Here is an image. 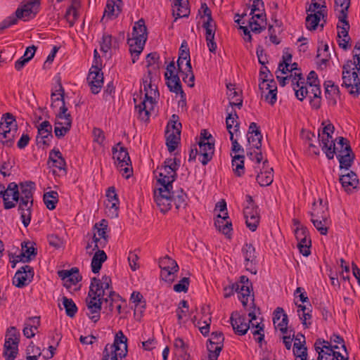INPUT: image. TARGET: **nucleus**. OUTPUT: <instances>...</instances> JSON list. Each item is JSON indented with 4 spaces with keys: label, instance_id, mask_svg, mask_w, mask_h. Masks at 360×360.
Returning a JSON list of instances; mask_svg holds the SVG:
<instances>
[{
    "label": "nucleus",
    "instance_id": "obj_44",
    "mask_svg": "<svg viewBox=\"0 0 360 360\" xmlns=\"http://www.w3.org/2000/svg\"><path fill=\"white\" fill-rule=\"evenodd\" d=\"M51 162V166L58 168L59 170L65 171L66 162L63 158L62 153L58 149L53 148L49 153V163Z\"/></svg>",
    "mask_w": 360,
    "mask_h": 360
},
{
    "label": "nucleus",
    "instance_id": "obj_3",
    "mask_svg": "<svg viewBox=\"0 0 360 360\" xmlns=\"http://www.w3.org/2000/svg\"><path fill=\"white\" fill-rule=\"evenodd\" d=\"M343 85L356 97L360 94V63L347 60L342 67Z\"/></svg>",
    "mask_w": 360,
    "mask_h": 360
},
{
    "label": "nucleus",
    "instance_id": "obj_23",
    "mask_svg": "<svg viewBox=\"0 0 360 360\" xmlns=\"http://www.w3.org/2000/svg\"><path fill=\"white\" fill-rule=\"evenodd\" d=\"M290 82L292 86L295 91V96L297 99L302 101L309 93V90L306 85H304V78L301 73L295 72V75L291 73Z\"/></svg>",
    "mask_w": 360,
    "mask_h": 360
},
{
    "label": "nucleus",
    "instance_id": "obj_45",
    "mask_svg": "<svg viewBox=\"0 0 360 360\" xmlns=\"http://www.w3.org/2000/svg\"><path fill=\"white\" fill-rule=\"evenodd\" d=\"M326 97L328 100L330 104L335 105L338 99L340 98V90L337 85H335L331 81H328L325 84Z\"/></svg>",
    "mask_w": 360,
    "mask_h": 360
},
{
    "label": "nucleus",
    "instance_id": "obj_29",
    "mask_svg": "<svg viewBox=\"0 0 360 360\" xmlns=\"http://www.w3.org/2000/svg\"><path fill=\"white\" fill-rule=\"evenodd\" d=\"M87 82L93 94H98L103 85V75L100 70H90L87 77Z\"/></svg>",
    "mask_w": 360,
    "mask_h": 360
},
{
    "label": "nucleus",
    "instance_id": "obj_49",
    "mask_svg": "<svg viewBox=\"0 0 360 360\" xmlns=\"http://www.w3.org/2000/svg\"><path fill=\"white\" fill-rule=\"evenodd\" d=\"M311 217V219H326V217H329L328 207L326 205L323 204L322 200H320L319 203L314 202Z\"/></svg>",
    "mask_w": 360,
    "mask_h": 360
},
{
    "label": "nucleus",
    "instance_id": "obj_53",
    "mask_svg": "<svg viewBox=\"0 0 360 360\" xmlns=\"http://www.w3.org/2000/svg\"><path fill=\"white\" fill-rule=\"evenodd\" d=\"M55 124L60 126H72L71 115L68 112V108L65 105L60 106V110L57 115Z\"/></svg>",
    "mask_w": 360,
    "mask_h": 360
},
{
    "label": "nucleus",
    "instance_id": "obj_54",
    "mask_svg": "<svg viewBox=\"0 0 360 360\" xmlns=\"http://www.w3.org/2000/svg\"><path fill=\"white\" fill-rule=\"evenodd\" d=\"M307 12L318 13L319 15H328L326 0H311Z\"/></svg>",
    "mask_w": 360,
    "mask_h": 360
},
{
    "label": "nucleus",
    "instance_id": "obj_4",
    "mask_svg": "<svg viewBox=\"0 0 360 360\" xmlns=\"http://www.w3.org/2000/svg\"><path fill=\"white\" fill-rule=\"evenodd\" d=\"M32 182H25L20 184L19 210L23 225L27 227L31 221V207L33 205Z\"/></svg>",
    "mask_w": 360,
    "mask_h": 360
},
{
    "label": "nucleus",
    "instance_id": "obj_50",
    "mask_svg": "<svg viewBox=\"0 0 360 360\" xmlns=\"http://www.w3.org/2000/svg\"><path fill=\"white\" fill-rule=\"evenodd\" d=\"M350 0H335V11L338 18H347Z\"/></svg>",
    "mask_w": 360,
    "mask_h": 360
},
{
    "label": "nucleus",
    "instance_id": "obj_48",
    "mask_svg": "<svg viewBox=\"0 0 360 360\" xmlns=\"http://www.w3.org/2000/svg\"><path fill=\"white\" fill-rule=\"evenodd\" d=\"M226 87L230 105L232 107L236 106L239 109L241 108L243 105V99L240 93L235 89L234 85L231 84H227Z\"/></svg>",
    "mask_w": 360,
    "mask_h": 360
},
{
    "label": "nucleus",
    "instance_id": "obj_60",
    "mask_svg": "<svg viewBox=\"0 0 360 360\" xmlns=\"http://www.w3.org/2000/svg\"><path fill=\"white\" fill-rule=\"evenodd\" d=\"M63 305L65 309L67 316L72 318L77 311V307L72 299L63 297L62 298Z\"/></svg>",
    "mask_w": 360,
    "mask_h": 360
},
{
    "label": "nucleus",
    "instance_id": "obj_47",
    "mask_svg": "<svg viewBox=\"0 0 360 360\" xmlns=\"http://www.w3.org/2000/svg\"><path fill=\"white\" fill-rule=\"evenodd\" d=\"M132 37L131 39H136L138 40L143 39V41L147 40V28L145 25V21L143 19H140L135 22L133 27Z\"/></svg>",
    "mask_w": 360,
    "mask_h": 360
},
{
    "label": "nucleus",
    "instance_id": "obj_16",
    "mask_svg": "<svg viewBox=\"0 0 360 360\" xmlns=\"http://www.w3.org/2000/svg\"><path fill=\"white\" fill-rule=\"evenodd\" d=\"M159 267L161 269L160 277L162 280L172 283L175 274L179 271V266L175 260L166 255L159 259Z\"/></svg>",
    "mask_w": 360,
    "mask_h": 360
},
{
    "label": "nucleus",
    "instance_id": "obj_14",
    "mask_svg": "<svg viewBox=\"0 0 360 360\" xmlns=\"http://www.w3.org/2000/svg\"><path fill=\"white\" fill-rule=\"evenodd\" d=\"M172 188L159 186L154 190V201L161 212L166 213L172 206Z\"/></svg>",
    "mask_w": 360,
    "mask_h": 360
},
{
    "label": "nucleus",
    "instance_id": "obj_64",
    "mask_svg": "<svg viewBox=\"0 0 360 360\" xmlns=\"http://www.w3.org/2000/svg\"><path fill=\"white\" fill-rule=\"evenodd\" d=\"M188 310V304L187 301L181 300L176 311L179 323H181L184 321V318L187 315Z\"/></svg>",
    "mask_w": 360,
    "mask_h": 360
},
{
    "label": "nucleus",
    "instance_id": "obj_27",
    "mask_svg": "<svg viewBox=\"0 0 360 360\" xmlns=\"http://www.w3.org/2000/svg\"><path fill=\"white\" fill-rule=\"evenodd\" d=\"M339 181L345 191L348 193H352L359 185L358 176L352 171H345V173L340 175Z\"/></svg>",
    "mask_w": 360,
    "mask_h": 360
},
{
    "label": "nucleus",
    "instance_id": "obj_58",
    "mask_svg": "<svg viewBox=\"0 0 360 360\" xmlns=\"http://www.w3.org/2000/svg\"><path fill=\"white\" fill-rule=\"evenodd\" d=\"M44 202L49 210H54L58 202V193L53 191L45 193L44 194Z\"/></svg>",
    "mask_w": 360,
    "mask_h": 360
},
{
    "label": "nucleus",
    "instance_id": "obj_13",
    "mask_svg": "<svg viewBox=\"0 0 360 360\" xmlns=\"http://www.w3.org/2000/svg\"><path fill=\"white\" fill-rule=\"evenodd\" d=\"M243 214L247 227L252 231H256L259 224L260 216L258 207L255 205L252 198L249 195H246Z\"/></svg>",
    "mask_w": 360,
    "mask_h": 360
},
{
    "label": "nucleus",
    "instance_id": "obj_40",
    "mask_svg": "<svg viewBox=\"0 0 360 360\" xmlns=\"http://www.w3.org/2000/svg\"><path fill=\"white\" fill-rule=\"evenodd\" d=\"M214 225L224 235H229L232 231V224L229 221L228 213L226 212L222 215L220 214L217 215Z\"/></svg>",
    "mask_w": 360,
    "mask_h": 360
},
{
    "label": "nucleus",
    "instance_id": "obj_56",
    "mask_svg": "<svg viewBox=\"0 0 360 360\" xmlns=\"http://www.w3.org/2000/svg\"><path fill=\"white\" fill-rule=\"evenodd\" d=\"M297 307V313L300 316V319L302 321V324L304 325L306 327H308L311 323V310L309 308L307 307L306 306L302 304H299Z\"/></svg>",
    "mask_w": 360,
    "mask_h": 360
},
{
    "label": "nucleus",
    "instance_id": "obj_34",
    "mask_svg": "<svg viewBox=\"0 0 360 360\" xmlns=\"http://www.w3.org/2000/svg\"><path fill=\"white\" fill-rule=\"evenodd\" d=\"M266 160L262 162V169L260 168V172L257 175V181L261 186H267L271 184L274 179L273 169L268 167Z\"/></svg>",
    "mask_w": 360,
    "mask_h": 360
},
{
    "label": "nucleus",
    "instance_id": "obj_5",
    "mask_svg": "<svg viewBox=\"0 0 360 360\" xmlns=\"http://www.w3.org/2000/svg\"><path fill=\"white\" fill-rule=\"evenodd\" d=\"M179 164L180 161L176 158H167L162 165L156 169L154 173L159 186L172 188Z\"/></svg>",
    "mask_w": 360,
    "mask_h": 360
},
{
    "label": "nucleus",
    "instance_id": "obj_59",
    "mask_svg": "<svg viewBox=\"0 0 360 360\" xmlns=\"http://www.w3.org/2000/svg\"><path fill=\"white\" fill-rule=\"evenodd\" d=\"M311 221L321 235L327 234L328 227L330 224L329 217H326V219H311Z\"/></svg>",
    "mask_w": 360,
    "mask_h": 360
},
{
    "label": "nucleus",
    "instance_id": "obj_35",
    "mask_svg": "<svg viewBox=\"0 0 360 360\" xmlns=\"http://www.w3.org/2000/svg\"><path fill=\"white\" fill-rule=\"evenodd\" d=\"M107 200L105 202L106 208L112 212V215L117 216V210L120 206V200L113 186L108 188L106 191Z\"/></svg>",
    "mask_w": 360,
    "mask_h": 360
},
{
    "label": "nucleus",
    "instance_id": "obj_22",
    "mask_svg": "<svg viewBox=\"0 0 360 360\" xmlns=\"http://www.w3.org/2000/svg\"><path fill=\"white\" fill-rule=\"evenodd\" d=\"M33 276V268L29 265H25L17 271L13 282L16 287L22 288L32 281Z\"/></svg>",
    "mask_w": 360,
    "mask_h": 360
},
{
    "label": "nucleus",
    "instance_id": "obj_61",
    "mask_svg": "<svg viewBox=\"0 0 360 360\" xmlns=\"http://www.w3.org/2000/svg\"><path fill=\"white\" fill-rule=\"evenodd\" d=\"M247 155L250 158V160L255 162L256 165H255L254 167L255 172L257 173L258 169H260V164L263 160V156L260 149L253 148V151L248 152Z\"/></svg>",
    "mask_w": 360,
    "mask_h": 360
},
{
    "label": "nucleus",
    "instance_id": "obj_19",
    "mask_svg": "<svg viewBox=\"0 0 360 360\" xmlns=\"http://www.w3.org/2000/svg\"><path fill=\"white\" fill-rule=\"evenodd\" d=\"M336 345H330L328 341L317 340L314 343V349L318 354V360H334V349H338Z\"/></svg>",
    "mask_w": 360,
    "mask_h": 360
},
{
    "label": "nucleus",
    "instance_id": "obj_62",
    "mask_svg": "<svg viewBox=\"0 0 360 360\" xmlns=\"http://www.w3.org/2000/svg\"><path fill=\"white\" fill-rule=\"evenodd\" d=\"M338 24L337 25V28L339 30L338 36L339 38L346 37L347 39L349 36L348 31L349 30V24L347 20V18H345L342 20V18H338Z\"/></svg>",
    "mask_w": 360,
    "mask_h": 360
},
{
    "label": "nucleus",
    "instance_id": "obj_12",
    "mask_svg": "<svg viewBox=\"0 0 360 360\" xmlns=\"http://www.w3.org/2000/svg\"><path fill=\"white\" fill-rule=\"evenodd\" d=\"M112 156L115 160L117 167L127 179L131 176V160L127 150L121 143H118L112 148Z\"/></svg>",
    "mask_w": 360,
    "mask_h": 360
},
{
    "label": "nucleus",
    "instance_id": "obj_55",
    "mask_svg": "<svg viewBox=\"0 0 360 360\" xmlns=\"http://www.w3.org/2000/svg\"><path fill=\"white\" fill-rule=\"evenodd\" d=\"M195 316L193 319L194 324L199 328L200 333L204 335H208L210 333V326L211 323V316L207 314L205 315L202 319L198 320L197 322Z\"/></svg>",
    "mask_w": 360,
    "mask_h": 360
},
{
    "label": "nucleus",
    "instance_id": "obj_21",
    "mask_svg": "<svg viewBox=\"0 0 360 360\" xmlns=\"http://www.w3.org/2000/svg\"><path fill=\"white\" fill-rule=\"evenodd\" d=\"M242 254L245 259L244 264L246 270L256 274L257 255L252 244L245 243L242 248Z\"/></svg>",
    "mask_w": 360,
    "mask_h": 360
},
{
    "label": "nucleus",
    "instance_id": "obj_51",
    "mask_svg": "<svg viewBox=\"0 0 360 360\" xmlns=\"http://www.w3.org/2000/svg\"><path fill=\"white\" fill-rule=\"evenodd\" d=\"M238 118L237 113L235 111L231 110L228 112V115L226 118V124L227 130L231 135V133L236 134L239 131V123L237 122Z\"/></svg>",
    "mask_w": 360,
    "mask_h": 360
},
{
    "label": "nucleus",
    "instance_id": "obj_36",
    "mask_svg": "<svg viewBox=\"0 0 360 360\" xmlns=\"http://www.w3.org/2000/svg\"><path fill=\"white\" fill-rule=\"evenodd\" d=\"M103 302L106 304L105 308L108 309L110 312L112 313L114 311H116V312L120 314L124 301L117 293L113 291L110 294V296L108 297Z\"/></svg>",
    "mask_w": 360,
    "mask_h": 360
},
{
    "label": "nucleus",
    "instance_id": "obj_24",
    "mask_svg": "<svg viewBox=\"0 0 360 360\" xmlns=\"http://www.w3.org/2000/svg\"><path fill=\"white\" fill-rule=\"evenodd\" d=\"M37 144L41 147L49 146L53 138L52 126L49 121H44L38 126Z\"/></svg>",
    "mask_w": 360,
    "mask_h": 360
},
{
    "label": "nucleus",
    "instance_id": "obj_2",
    "mask_svg": "<svg viewBox=\"0 0 360 360\" xmlns=\"http://www.w3.org/2000/svg\"><path fill=\"white\" fill-rule=\"evenodd\" d=\"M178 72L176 70L174 63L172 61L167 66V71L165 73L166 84L169 91L176 94H180L181 98L186 95L182 90L180 76L184 83L189 87L194 86L195 77L192 70L191 60H177Z\"/></svg>",
    "mask_w": 360,
    "mask_h": 360
},
{
    "label": "nucleus",
    "instance_id": "obj_9",
    "mask_svg": "<svg viewBox=\"0 0 360 360\" xmlns=\"http://www.w3.org/2000/svg\"><path fill=\"white\" fill-rule=\"evenodd\" d=\"M108 226V221L102 219L99 223H96L94 226V236L91 243H88L86 246L87 253L90 255L96 249L104 248L108 242V236L107 229Z\"/></svg>",
    "mask_w": 360,
    "mask_h": 360
},
{
    "label": "nucleus",
    "instance_id": "obj_30",
    "mask_svg": "<svg viewBox=\"0 0 360 360\" xmlns=\"http://www.w3.org/2000/svg\"><path fill=\"white\" fill-rule=\"evenodd\" d=\"M103 302L99 300H94L91 297L87 296L86 299V315L94 323H96L101 317V305Z\"/></svg>",
    "mask_w": 360,
    "mask_h": 360
},
{
    "label": "nucleus",
    "instance_id": "obj_17",
    "mask_svg": "<svg viewBox=\"0 0 360 360\" xmlns=\"http://www.w3.org/2000/svg\"><path fill=\"white\" fill-rule=\"evenodd\" d=\"M252 285L248 277L245 276H240V281L233 285V288L238 293V299L241 302L243 307H247L248 302L250 299L254 305V295H251Z\"/></svg>",
    "mask_w": 360,
    "mask_h": 360
},
{
    "label": "nucleus",
    "instance_id": "obj_11",
    "mask_svg": "<svg viewBox=\"0 0 360 360\" xmlns=\"http://www.w3.org/2000/svg\"><path fill=\"white\" fill-rule=\"evenodd\" d=\"M333 132L334 127L330 123L325 124L322 130L319 131L320 146L329 160L333 159L335 150H339L338 148L335 147V143L332 136Z\"/></svg>",
    "mask_w": 360,
    "mask_h": 360
},
{
    "label": "nucleus",
    "instance_id": "obj_57",
    "mask_svg": "<svg viewBox=\"0 0 360 360\" xmlns=\"http://www.w3.org/2000/svg\"><path fill=\"white\" fill-rule=\"evenodd\" d=\"M232 167L234 173L241 176L245 173L244 167V156L240 155H236L232 159Z\"/></svg>",
    "mask_w": 360,
    "mask_h": 360
},
{
    "label": "nucleus",
    "instance_id": "obj_63",
    "mask_svg": "<svg viewBox=\"0 0 360 360\" xmlns=\"http://www.w3.org/2000/svg\"><path fill=\"white\" fill-rule=\"evenodd\" d=\"M27 360H38V357L41 355V349L31 342L26 349Z\"/></svg>",
    "mask_w": 360,
    "mask_h": 360
},
{
    "label": "nucleus",
    "instance_id": "obj_28",
    "mask_svg": "<svg viewBox=\"0 0 360 360\" xmlns=\"http://www.w3.org/2000/svg\"><path fill=\"white\" fill-rule=\"evenodd\" d=\"M57 84L52 89L51 94V106L53 110H59L60 106L65 105L64 101L65 90L60 82V78H57Z\"/></svg>",
    "mask_w": 360,
    "mask_h": 360
},
{
    "label": "nucleus",
    "instance_id": "obj_46",
    "mask_svg": "<svg viewBox=\"0 0 360 360\" xmlns=\"http://www.w3.org/2000/svg\"><path fill=\"white\" fill-rule=\"evenodd\" d=\"M175 354L182 360H188L190 354L188 353V345L183 339L177 338L174 341Z\"/></svg>",
    "mask_w": 360,
    "mask_h": 360
},
{
    "label": "nucleus",
    "instance_id": "obj_42",
    "mask_svg": "<svg viewBox=\"0 0 360 360\" xmlns=\"http://www.w3.org/2000/svg\"><path fill=\"white\" fill-rule=\"evenodd\" d=\"M58 276L65 281V286L70 288L72 285H76L80 280L78 271H73L63 270L58 272Z\"/></svg>",
    "mask_w": 360,
    "mask_h": 360
},
{
    "label": "nucleus",
    "instance_id": "obj_43",
    "mask_svg": "<svg viewBox=\"0 0 360 360\" xmlns=\"http://www.w3.org/2000/svg\"><path fill=\"white\" fill-rule=\"evenodd\" d=\"M96 252L94 253L91 263V271L94 274L99 272L102 267V264L107 259L106 253L101 249H96Z\"/></svg>",
    "mask_w": 360,
    "mask_h": 360
},
{
    "label": "nucleus",
    "instance_id": "obj_18",
    "mask_svg": "<svg viewBox=\"0 0 360 360\" xmlns=\"http://www.w3.org/2000/svg\"><path fill=\"white\" fill-rule=\"evenodd\" d=\"M181 124L176 121H172L167 127L165 136L166 144L169 152H173L178 146L180 140Z\"/></svg>",
    "mask_w": 360,
    "mask_h": 360
},
{
    "label": "nucleus",
    "instance_id": "obj_1",
    "mask_svg": "<svg viewBox=\"0 0 360 360\" xmlns=\"http://www.w3.org/2000/svg\"><path fill=\"white\" fill-rule=\"evenodd\" d=\"M160 57L157 53H150L146 57L148 70L143 77V91L144 98H134L135 111L138 118L143 122H148L150 115L155 112V108L160 96L158 84L160 82L158 61Z\"/></svg>",
    "mask_w": 360,
    "mask_h": 360
},
{
    "label": "nucleus",
    "instance_id": "obj_26",
    "mask_svg": "<svg viewBox=\"0 0 360 360\" xmlns=\"http://www.w3.org/2000/svg\"><path fill=\"white\" fill-rule=\"evenodd\" d=\"M39 0H25V3L20 8H18L15 14L18 18H25L34 17L39 9Z\"/></svg>",
    "mask_w": 360,
    "mask_h": 360
},
{
    "label": "nucleus",
    "instance_id": "obj_15",
    "mask_svg": "<svg viewBox=\"0 0 360 360\" xmlns=\"http://www.w3.org/2000/svg\"><path fill=\"white\" fill-rule=\"evenodd\" d=\"M338 145L340 147L338 154L337 155L340 167L341 169L344 168L345 171H348V169L351 167L354 161V154L352 150L347 139L343 137H339Z\"/></svg>",
    "mask_w": 360,
    "mask_h": 360
},
{
    "label": "nucleus",
    "instance_id": "obj_37",
    "mask_svg": "<svg viewBox=\"0 0 360 360\" xmlns=\"http://www.w3.org/2000/svg\"><path fill=\"white\" fill-rule=\"evenodd\" d=\"M122 0H108L103 18H116L122 11Z\"/></svg>",
    "mask_w": 360,
    "mask_h": 360
},
{
    "label": "nucleus",
    "instance_id": "obj_33",
    "mask_svg": "<svg viewBox=\"0 0 360 360\" xmlns=\"http://www.w3.org/2000/svg\"><path fill=\"white\" fill-rule=\"evenodd\" d=\"M275 328L278 329L282 333L285 334L288 331V316L281 307H277L274 313L273 318Z\"/></svg>",
    "mask_w": 360,
    "mask_h": 360
},
{
    "label": "nucleus",
    "instance_id": "obj_38",
    "mask_svg": "<svg viewBox=\"0 0 360 360\" xmlns=\"http://www.w3.org/2000/svg\"><path fill=\"white\" fill-rule=\"evenodd\" d=\"M317 63L321 68L326 67L330 59V53L329 52V46L327 44L321 42L319 44L317 50Z\"/></svg>",
    "mask_w": 360,
    "mask_h": 360
},
{
    "label": "nucleus",
    "instance_id": "obj_31",
    "mask_svg": "<svg viewBox=\"0 0 360 360\" xmlns=\"http://www.w3.org/2000/svg\"><path fill=\"white\" fill-rule=\"evenodd\" d=\"M262 135L255 122H251L248 133V141L252 148L260 149Z\"/></svg>",
    "mask_w": 360,
    "mask_h": 360
},
{
    "label": "nucleus",
    "instance_id": "obj_39",
    "mask_svg": "<svg viewBox=\"0 0 360 360\" xmlns=\"http://www.w3.org/2000/svg\"><path fill=\"white\" fill-rule=\"evenodd\" d=\"M146 41H143V39L138 40L136 39L129 38L127 40V44L129 46V52L131 56L132 63H135L136 60L139 59V55L143 50Z\"/></svg>",
    "mask_w": 360,
    "mask_h": 360
},
{
    "label": "nucleus",
    "instance_id": "obj_41",
    "mask_svg": "<svg viewBox=\"0 0 360 360\" xmlns=\"http://www.w3.org/2000/svg\"><path fill=\"white\" fill-rule=\"evenodd\" d=\"M172 203L178 211L184 210L187 205V195L180 188L172 192Z\"/></svg>",
    "mask_w": 360,
    "mask_h": 360
},
{
    "label": "nucleus",
    "instance_id": "obj_20",
    "mask_svg": "<svg viewBox=\"0 0 360 360\" xmlns=\"http://www.w3.org/2000/svg\"><path fill=\"white\" fill-rule=\"evenodd\" d=\"M3 200L4 206L6 210L15 207L16 202L19 200L20 192L18 185L15 182L10 183L7 188L4 190Z\"/></svg>",
    "mask_w": 360,
    "mask_h": 360
},
{
    "label": "nucleus",
    "instance_id": "obj_6",
    "mask_svg": "<svg viewBox=\"0 0 360 360\" xmlns=\"http://www.w3.org/2000/svg\"><path fill=\"white\" fill-rule=\"evenodd\" d=\"M127 338L119 330L115 335L114 342L105 345L101 360H122L127 354Z\"/></svg>",
    "mask_w": 360,
    "mask_h": 360
},
{
    "label": "nucleus",
    "instance_id": "obj_32",
    "mask_svg": "<svg viewBox=\"0 0 360 360\" xmlns=\"http://www.w3.org/2000/svg\"><path fill=\"white\" fill-rule=\"evenodd\" d=\"M327 15H319L318 13L307 12L306 27L309 30H315L319 25L323 28L326 23Z\"/></svg>",
    "mask_w": 360,
    "mask_h": 360
},
{
    "label": "nucleus",
    "instance_id": "obj_52",
    "mask_svg": "<svg viewBox=\"0 0 360 360\" xmlns=\"http://www.w3.org/2000/svg\"><path fill=\"white\" fill-rule=\"evenodd\" d=\"M36 254V250L31 242H24L22 243L21 253L19 256L20 260L28 262L31 259L32 257H34Z\"/></svg>",
    "mask_w": 360,
    "mask_h": 360
},
{
    "label": "nucleus",
    "instance_id": "obj_25",
    "mask_svg": "<svg viewBox=\"0 0 360 360\" xmlns=\"http://www.w3.org/2000/svg\"><path fill=\"white\" fill-rule=\"evenodd\" d=\"M230 321L233 330L239 335H245L250 328L246 316L240 315L237 311L231 314Z\"/></svg>",
    "mask_w": 360,
    "mask_h": 360
},
{
    "label": "nucleus",
    "instance_id": "obj_7",
    "mask_svg": "<svg viewBox=\"0 0 360 360\" xmlns=\"http://www.w3.org/2000/svg\"><path fill=\"white\" fill-rule=\"evenodd\" d=\"M113 291L111 278L108 276H103L101 279L91 278L88 296L94 300H99L103 302Z\"/></svg>",
    "mask_w": 360,
    "mask_h": 360
},
{
    "label": "nucleus",
    "instance_id": "obj_8",
    "mask_svg": "<svg viewBox=\"0 0 360 360\" xmlns=\"http://www.w3.org/2000/svg\"><path fill=\"white\" fill-rule=\"evenodd\" d=\"M17 132L18 125L13 115L6 113L0 122V142L8 147L12 146Z\"/></svg>",
    "mask_w": 360,
    "mask_h": 360
},
{
    "label": "nucleus",
    "instance_id": "obj_10",
    "mask_svg": "<svg viewBox=\"0 0 360 360\" xmlns=\"http://www.w3.org/2000/svg\"><path fill=\"white\" fill-rule=\"evenodd\" d=\"M199 161L206 165L212 158L214 152V140L212 136L205 129L201 131L198 142Z\"/></svg>",
    "mask_w": 360,
    "mask_h": 360
}]
</instances>
